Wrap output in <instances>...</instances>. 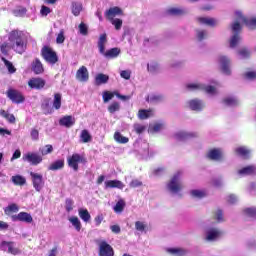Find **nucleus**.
<instances>
[{"instance_id": "1", "label": "nucleus", "mask_w": 256, "mask_h": 256, "mask_svg": "<svg viewBox=\"0 0 256 256\" xmlns=\"http://www.w3.org/2000/svg\"><path fill=\"white\" fill-rule=\"evenodd\" d=\"M236 20L233 22L231 29L233 31V35L229 40V47L231 49H235L237 45L241 43V35H239V31L243 28V25H246L249 29H255L256 27V18H247L243 16V12L237 10L235 12Z\"/></svg>"}, {"instance_id": "2", "label": "nucleus", "mask_w": 256, "mask_h": 256, "mask_svg": "<svg viewBox=\"0 0 256 256\" xmlns=\"http://www.w3.org/2000/svg\"><path fill=\"white\" fill-rule=\"evenodd\" d=\"M9 43H4L0 46V51L3 55H7L11 49L16 53L25 52V33L21 30H12L8 35Z\"/></svg>"}, {"instance_id": "3", "label": "nucleus", "mask_w": 256, "mask_h": 256, "mask_svg": "<svg viewBox=\"0 0 256 256\" xmlns=\"http://www.w3.org/2000/svg\"><path fill=\"white\" fill-rule=\"evenodd\" d=\"M213 85L205 86V84L201 82H193V83H188L186 85L188 91H205L208 95H217V86L219 83L217 82H212Z\"/></svg>"}, {"instance_id": "4", "label": "nucleus", "mask_w": 256, "mask_h": 256, "mask_svg": "<svg viewBox=\"0 0 256 256\" xmlns=\"http://www.w3.org/2000/svg\"><path fill=\"white\" fill-rule=\"evenodd\" d=\"M181 177H183V172L182 171L176 172L166 185L167 191H169L170 193H173V195H177V193H179L183 189V184L181 183Z\"/></svg>"}, {"instance_id": "5", "label": "nucleus", "mask_w": 256, "mask_h": 256, "mask_svg": "<svg viewBox=\"0 0 256 256\" xmlns=\"http://www.w3.org/2000/svg\"><path fill=\"white\" fill-rule=\"evenodd\" d=\"M68 166L73 169L74 171H79V163L85 165L87 163V158L81 154H73L72 156L68 157Z\"/></svg>"}, {"instance_id": "6", "label": "nucleus", "mask_w": 256, "mask_h": 256, "mask_svg": "<svg viewBox=\"0 0 256 256\" xmlns=\"http://www.w3.org/2000/svg\"><path fill=\"white\" fill-rule=\"evenodd\" d=\"M41 54L43 59H45L47 63H50V65H55V63L59 61V59L57 58V53H55V51H53V49H51L50 47H43L41 50Z\"/></svg>"}, {"instance_id": "7", "label": "nucleus", "mask_w": 256, "mask_h": 256, "mask_svg": "<svg viewBox=\"0 0 256 256\" xmlns=\"http://www.w3.org/2000/svg\"><path fill=\"white\" fill-rule=\"evenodd\" d=\"M23 161L30 163V165L37 166L40 163H43V156L39 155L37 152H28L23 155Z\"/></svg>"}, {"instance_id": "8", "label": "nucleus", "mask_w": 256, "mask_h": 256, "mask_svg": "<svg viewBox=\"0 0 256 256\" xmlns=\"http://www.w3.org/2000/svg\"><path fill=\"white\" fill-rule=\"evenodd\" d=\"M222 232L216 227L208 226L205 230L206 241H217L221 237Z\"/></svg>"}, {"instance_id": "9", "label": "nucleus", "mask_w": 256, "mask_h": 256, "mask_svg": "<svg viewBox=\"0 0 256 256\" xmlns=\"http://www.w3.org/2000/svg\"><path fill=\"white\" fill-rule=\"evenodd\" d=\"M99 256H115V251L113 247L107 243V241H100L98 244Z\"/></svg>"}, {"instance_id": "10", "label": "nucleus", "mask_w": 256, "mask_h": 256, "mask_svg": "<svg viewBox=\"0 0 256 256\" xmlns=\"http://www.w3.org/2000/svg\"><path fill=\"white\" fill-rule=\"evenodd\" d=\"M30 176H31L35 191H38V192L41 191V189L45 187V181L43 180V175L35 172H30Z\"/></svg>"}, {"instance_id": "11", "label": "nucleus", "mask_w": 256, "mask_h": 256, "mask_svg": "<svg viewBox=\"0 0 256 256\" xmlns=\"http://www.w3.org/2000/svg\"><path fill=\"white\" fill-rule=\"evenodd\" d=\"M218 61L223 73L231 75V60L227 56H220Z\"/></svg>"}, {"instance_id": "12", "label": "nucleus", "mask_w": 256, "mask_h": 256, "mask_svg": "<svg viewBox=\"0 0 256 256\" xmlns=\"http://www.w3.org/2000/svg\"><path fill=\"white\" fill-rule=\"evenodd\" d=\"M1 251H7L8 253H11V255H19V249L15 247V243L13 242H7L3 241L0 244Z\"/></svg>"}, {"instance_id": "13", "label": "nucleus", "mask_w": 256, "mask_h": 256, "mask_svg": "<svg viewBox=\"0 0 256 256\" xmlns=\"http://www.w3.org/2000/svg\"><path fill=\"white\" fill-rule=\"evenodd\" d=\"M7 97L12 100V103H23L25 101V97H23V94L13 89L8 90Z\"/></svg>"}, {"instance_id": "14", "label": "nucleus", "mask_w": 256, "mask_h": 256, "mask_svg": "<svg viewBox=\"0 0 256 256\" xmlns=\"http://www.w3.org/2000/svg\"><path fill=\"white\" fill-rule=\"evenodd\" d=\"M76 79H77V81H80L81 83H86V81H89V70H87V67L81 66L77 70Z\"/></svg>"}, {"instance_id": "15", "label": "nucleus", "mask_w": 256, "mask_h": 256, "mask_svg": "<svg viewBox=\"0 0 256 256\" xmlns=\"http://www.w3.org/2000/svg\"><path fill=\"white\" fill-rule=\"evenodd\" d=\"M12 221H22L23 223H33V216L27 212H20L12 216Z\"/></svg>"}, {"instance_id": "16", "label": "nucleus", "mask_w": 256, "mask_h": 256, "mask_svg": "<svg viewBox=\"0 0 256 256\" xmlns=\"http://www.w3.org/2000/svg\"><path fill=\"white\" fill-rule=\"evenodd\" d=\"M188 107L192 111H203L205 109V102L199 99H192L188 101Z\"/></svg>"}, {"instance_id": "17", "label": "nucleus", "mask_w": 256, "mask_h": 256, "mask_svg": "<svg viewBox=\"0 0 256 256\" xmlns=\"http://www.w3.org/2000/svg\"><path fill=\"white\" fill-rule=\"evenodd\" d=\"M224 155L225 154L223 153V150L219 148H214L208 152L207 157L212 161H222Z\"/></svg>"}, {"instance_id": "18", "label": "nucleus", "mask_w": 256, "mask_h": 256, "mask_svg": "<svg viewBox=\"0 0 256 256\" xmlns=\"http://www.w3.org/2000/svg\"><path fill=\"white\" fill-rule=\"evenodd\" d=\"M117 15H123V10H121V8L117 6L111 7L105 12V17L106 19H108V21L111 19H115Z\"/></svg>"}, {"instance_id": "19", "label": "nucleus", "mask_w": 256, "mask_h": 256, "mask_svg": "<svg viewBox=\"0 0 256 256\" xmlns=\"http://www.w3.org/2000/svg\"><path fill=\"white\" fill-rule=\"evenodd\" d=\"M30 89H43L45 87V81L43 78H32L28 81Z\"/></svg>"}, {"instance_id": "20", "label": "nucleus", "mask_w": 256, "mask_h": 256, "mask_svg": "<svg viewBox=\"0 0 256 256\" xmlns=\"http://www.w3.org/2000/svg\"><path fill=\"white\" fill-rule=\"evenodd\" d=\"M198 23H200V25H207L208 27H215L219 24V21L215 18L200 17L198 18Z\"/></svg>"}, {"instance_id": "21", "label": "nucleus", "mask_w": 256, "mask_h": 256, "mask_svg": "<svg viewBox=\"0 0 256 256\" xmlns=\"http://www.w3.org/2000/svg\"><path fill=\"white\" fill-rule=\"evenodd\" d=\"M106 189H124L125 184L119 180H108L105 182Z\"/></svg>"}, {"instance_id": "22", "label": "nucleus", "mask_w": 256, "mask_h": 256, "mask_svg": "<svg viewBox=\"0 0 256 256\" xmlns=\"http://www.w3.org/2000/svg\"><path fill=\"white\" fill-rule=\"evenodd\" d=\"M256 173V167L251 165V166H246L240 170H238V175L240 177H247V175H255Z\"/></svg>"}, {"instance_id": "23", "label": "nucleus", "mask_w": 256, "mask_h": 256, "mask_svg": "<svg viewBox=\"0 0 256 256\" xmlns=\"http://www.w3.org/2000/svg\"><path fill=\"white\" fill-rule=\"evenodd\" d=\"M59 123L62 127H73L75 125V117L73 116H64L59 120Z\"/></svg>"}, {"instance_id": "24", "label": "nucleus", "mask_w": 256, "mask_h": 256, "mask_svg": "<svg viewBox=\"0 0 256 256\" xmlns=\"http://www.w3.org/2000/svg\"><path fill=\"white\" fill-rule=\"evenodd\" d=\"M119 53H121V50H119V48H112L108 51H105L104 49V53H100V54L104 55L106 59H115V57L119 56Z\"/></svg>"}, {"instance_id": "25", "label": "nucleus", "mask_w": 256, "mask_h": 256, "mask_svg": "<svg viewBox=\"0 0 256 256\" xmlns=\"http://www.w3.org/2000/svg\"><path fill=\"white\" fill-rule=\"evenodd\" d=\"M64 167H65V160L60 159L50 164L48 167V171H59V169H63Z\"/></svg>"}, {"instance_id": "26", "label": "nucleus", "mask_w": 256, "mask_h": 256, "mask_svg": "<svg viewBox=\"0 0 256 256\" xmlns=\"http://www.w3.org/2000/svg\"><path fill=\"white\" fill-rule=\"evenodd\" d=\"M223 103L227 107H237V105H239V99L235 96H228L223 99Z\"/></svg>"}, {"instance_id": "27", "label": "nucleus", "mask_w": 256, "mask_h": 256, "mask_svg": "<svg viewBox=\"0 0 256 256\" xmlns=\"http://www.w3.org/2000/svg\"><path fill=\"white\" fill-rule=\"evenodd\" d=\"M32 71L36 75H41V73H43V64L41 63L40 59H35V61L32 63Z\"/></svg>"}, {"instance_id": "28", "label": "nucleus", "mask_w": 256, "mask_h": 256, "mask_svg": "<svg viewBox=\"0 0 256 256\" xmlns=\"http://www.w3.org/2000/svg\"><path fill=\"white\" fill-rule=\"evenodd\" d=\"M71 9L72 14L75 17H79V15H81V12L83 11V4L81 2H72Z\"/></svg>"}, {"instance_id": "29", "label": "nucleus", "mask_w": 256, "mask_h": 256, "mask_svg": "<svg viewBox=\"0 0 256 256\" xmlns=\"http://www.w3.org/2000/svg\"><path fill=\"white\" fill-rule=\"evenodd\" d=\"M78 215H79L80 219H82V221H84V223H89V221H91V214H89V210H87L85 208H80L78 210Z\"/></svg>"}, {"instance_id": "30", "label": "nucleus", "mask_w": 256, "mask_h": 256, "mask_svg": "<svg viewBox=\"0 0 256 256\" xmlns=\"http://www.w3.org/2000/svg\"><path fill=\"white\" fill-rule=\"evenodd\" d=\"M190 195L195 199H203V197H207V191L205 189H194L190 191Z\"/></svg>"}, {"instance_id": "31", "label": "nucleus", "mask_w": 256, "mask_h": 256, "mask_svg": "<svg viewBox=\"0 0 256 256\" xmlns=\"http://www.w3.org/2000/svg\"><path fill=\"white\" fill-rule=\"evenodd\" d=\"M164 128H165V123L158 122V123H155L154 125L149 126L148 133H159V131H163Z\"/></svg>"}, {"instance_id": "32", "label": "nucleus", "mask_w": 256, "mask_h": 256, "mask_svg": "<svg viewBox=\"0 0 256 256\" xmlns=\"http://www.w3.org/2000/svg\"><path fill=\"white\" fill-rule=\"evenodd\" d=\"M236 153L240 157H243V159H247V157H249V155H251V150H249L245 146H240V147L236 148Z\"/></svg>"}, {"instance_id": "33", "label": "nucleus", "mask_w": 256, "mask_h": 256, "mask_svg": "<svg viewBox=\"0 0 256 256\" xmlns=\"http://www.w3.org/2000/svg\"><path fill=\"white\" fill-rule=\"evenodd\" d=\"M166 251L173 256H185L187 253L183 248H167Z\"/></svg>"}, {"instance_id": "34", "label": "nucleus", "mask_w": 256, "mask_h": 256, "mask_svg": "<svg viewBox=\"0 0 256 256\" xmlns=\"http://www.w3.org/2000/svg\"><path fill=\"white\" fill-rule=\"evenodd\" d=\"M106 43H107V34H101L98 40L99 53H105Z\"/></svg>"}, {"instance_id": "35", "label": "nucleus", "mask_w": 256, "mask_h": 256, "mask_svg": "<svg viewBox=\"0 0 256 256\" xmlns=\"http://www.w3.org/2000/svg\"><path fill=\"white\" fill-rule=\"evenodd\" d=\"M193 133L180 131L175 134V139L178 141H185V139H191V137H194Z\"/></svg>"}, {"instance_id": "36", "label": "nucleus", "mask_w": 256, "mask_h": 256, "mask_svg": "<svg viewBox=\"0 0 256 256\" xmlns=\"http://www.w3.org/2000/svg\"><path fill=\"white\" fill-rule=\"evenodd\" d=\"M153 115L154 113H153V110L151 109L149 110L142 109L138 111V117L141 120L149 119V117H153Z\"/></svg>"}, {"instance_id": "37", "label": "nucleus", "mask_w": 256, "mask_h": 256, "mask_svg": "<svg viewBox=\"0 0 256 256\" xmlns=\"http://www.w3.org/2000/svg\"><path fill=\"white\" fill-rule=\"evenodd\" d=\"M11 181L14 185L23 186L27 183V179L21 175L12 176Z\"/></svg>"}, {"instance_id": "38", "label": "nucleus", "mask_w": 256, "mask_h": 256, "mask_svg": "<svg viewBox=\"0 0 256 256\" xmlns=\"http://www.w3.org/2000/svg\"><path fill=\"white\" fill-rule=\"evenodd\" d=\"M109 81V77L103 73L97 74L95 77L96 85H105Z\"/></svg>"}, {"instance_id": "39", "label": "nucleus", "mask_w": 256, "mask_h": 256, "mask_svg": "<svg viewBox=\"0 0 256 256\" xmlns=\"http://www.w3.org/2000/svg\"><path fill=\"white\" fill-rule=\"evenodd\" d=\"M19 212V206L15 203H12L8 205L6 208H4L5 215H11L12 213H18Z\"/></svg>"}, {"instance_id": "40", "label": "nucleus", "mask_w": 256, "mask_h": 256, "mask_svg": "<svg viewBox=\"0 0 256 256\" xmlns=\"http://www.w3.org/2000/svg\"><path fill=\"white\" fill-rule=\"evenodd\" d=\"M114 140L116 141V143H120L122 145L129 143V138L123 136L120 132L114 133Z\"/></svg>"}, {"instance_id": "41", "label": "nucleus", "mask_w": 256, "mask_h": 256, "mask_svg": "<svg viewBox=\"0 0 256 256\" xmlns=\"http://www.w3.org/2000/svg\"><path fill=\"white\" fill-rule=\"evenodd\" d=\"M61 99H62L61 93L54 94L53 107L54 109H56V111H59V109H61Z\"/></svg>"}, {"instance_id": "42", "label": "nucleus", "mask_w": 256, "mask_h": 256, "mask_svg": "<svg viewBox=\"0 0 256 256\" xmlns=\"http://www.w3.org/2000/svg\"><path fill=\"white\" fill-rule=\"evenodd\" d=\"M135 229L136 231H139V233H147V223L143 221H136Z\"/></svg>"}, {"instance_id": "43", "label": "nucleus", "mask_w": 256, "mask_h": 256, "mask_svg": "<svg viewBox=\"0 0 256 256\" xmlns=\"http://www.w3.org/2000/svg\"><path fill=\"white\" fill-rule=\"evenodd\" d=\"M91 134L89 133V130H82L80 134V141L82 143H89L91 142Z\"/></svg>"}, {"instance_id": "44", "label": "nucleus", "mask_w": 256, "mask_h": 256, "mask_svg": "<svg viewBox=\"0 0 256 256\" xmlns=\"http://www.w3.org/2000/svg\"><path fill=\"white\" fill-rule=\"evenodd\" d=\"M148 103H159L160 101H163V96L160 94H150L147 97Z\"/></svg>"}, {"instance_id": "45", "label": "nucleus", "mask_w": 256, "mask_h": 256, "mask_svg": "<svg viewBox=\"0 0 256 256\" xmlns=\"http://www.w3.org/2000/svg\"><path fill=\"white\" fill-rule=\"evenodd\" d=\"M113 209L115 213H123V209H125V200L120 199Z\"/></svg>"}, {"instance_id": "46", "label": "nucleus", "mask_w": 256, "mask_h": 256, "mask_svg": "<svg viewBox=\"0 0 256 256\" xmlns=\"http://www.w3.org/2000/svg\"><path fill=\"white\" fill-rule=\"evenodd\" d=\"M70 223L75 227L76 231H81V221L77 216H72L69 218Z\"/></svg>"}, {"instance_id": "47", "label": "nucleus", "mask_w": 256, "mask_h": 256, "mask_svg": "<svg viewBox=\"0 0 256 256\" xmlns=\"http://www.w3.org/2000/svg\"><path fill=\"white\" fill-rule=\"evenodd\" d=\"M115 93H116V91H114V92L104 91L102 93L103 102L109 103V101H111V99H113V97H115Z\"/></svg>"}, {"instance_id": "48", "label": "nucleus", "mask_w": 256, "mask_h": 256, "mask_svg": "<svg viewBox=\"0 0 256 256\" xmlns=\"http://www.w3.org/2000/svg\"><path fill=\"white\" fill-rule=\"evenodd\" d=\"M39 152L43 156L49 155L50 153H53V146L48 144V145H45L43 147H40Z\"/></svg>"}, {"instance_id": "49", "label": "nucleus", "mask_w": 256, "mask_h": 256, "mask_svg": "<svg viewBox=\"0 0 256 256\" xmlns=\"http://www.w3.org/2000/svg\"><path fill=\"white\" fill-rule=\"evenodd\" d=\"M121 109V104H119V102H112L109 106H108V111L109 113L113 114V113H117V111H120Z\"/></svg>"}, {"instance_id": "50", "label": "nucleus", "mask_w": 256, "mask_h": 256, "mask_svg": "<svg viewBox=\"0 0 256 256\" xmlns=\"http://www.w3.org/2000/svg\"><path fill=\"white\" fill-rule=\"evenodd\" d=\"M110 23H112L116 29V31H119L121 29V27H123V20L119 19V18H112L110 20Z\"/></svg>"}, {"instance_id": "51", "label": "nucleus", "mask_w": 256, "mask_h": 256, "mask_svg": "<svg viewBox=\"0 0 256 256\" xmlns=\"http://www.w3.org/2000/svg\"><path fill=\"white\" fill-rule=\"evenodd\" d=\"M57 45H63L65 43V30L61 29L56 37Z\"/></svg>"}, {"instance_id": "52", "label": "nucleus", "mask_w": 256, "mask_h": 256, "mask_svg": "<svg viewBox=\"0 0 256 256\" xmlns=\"http://www.w3.org/2000/svg\"><path fill=\"white\" fill-rule=\"evenodd\" d=\"M2 61L5 67L8 69L9 73H15V71H17V69H15V66H13V63H11L9 60L2 57Z\"/></svg>"}, {"instance_id": "53", "label": "nucleus", "mask_w": 256, "mask_h": 256, "mask_svg": "<svg viewBox=\"0 0 256 256\" xmlns=\"http://www.w3.org/2000/svg\"><path fill=\"white\" fill-rule=\"evenodd\" d=\"M169 15H183L185 14V9L183 8H170L168 9Z\"/></svg>"}, {"instance_id": "54", "label": "nucleus", "mask_w": 256, "mask_h": 256, "mask_svg": "<svg viewBox=\"0 0 256 256\" xmlns=\"http://www.w3.org/2000/svg\"><path fill=\"white\" fill-rule=\"evenodd\" d=\"M238 55L240 56V59H247V57L250 55V52L247 48H242L238 51Z\"/></svg>"}, {"instance_id": "55", "label": "nucleus", "mask_w": 256, "mask_h": 256, "mask_svg": "<svg viewBox=\"0 0 256 256\" xmlns=\"http://www.w3.org/2000/svg\"><path fill=\"white\" fill-rule=\"evenodd\" d=\"M30 136L32 141H38L39 140V130L33 128L30 132Z\"/></svg>"}, {"instance_id": "56", "label": "nucleus", "mask_w": 256, "mask_h": 256, "mask_svg": "<svg viewBox=\"0 0 256 256\" xmlns=\"http://www.w3.org/2000/svg\"><path fill=\"white\" fill-rule=\"evenodd\" d=\"M245 78L248 79V81H255L256 79V71H249L245 73Z\"/></svg>"}, {"instance_id": "57", "label": "nucleus", "mask_w": 256, "mask_h": 256, "mask_svg": "<svg viewBox=\"0 0 256 256\" xmlns=\"http://www.w3.org/2000/svg\"><path fill=\"white\" fill-rule=\"evenodd\" d=\"M49 13H51V8L43 5L40 10V15H42V17H47V15H49Z\"/></svg>"}, {"instance_id": "58", "label": "nucleus", "mask_w": 256, "mask_h": 256, "mask_svg": "<svg viewBox=\"0 0 256 256\" xmlns=\"http://www.w3.org/2000/svg\"><path fill=\"white\" fill-rule=\"evenodd\" d=\"M197 39H198V41H203V39H207V31L199 30L197 32Z\"/></svg>"}, {"instance_id": "59", "label": "nucleus", "mask_w": 256, "mask_h": 256, "mask_svg": "<svg viewBox=\"0 0 256 256\" xmlns=\"http://www.w3.org/2000/svg\"><path fill=\"white\" fill-rule=\"evenodd\" d=\"M13 13L16 17H23V15H25V13H27V9L19 8V9L14 10Z\"/></svg>"}, {"instance_id": "60", "label": "nucleus", "mask_w": 256, "mask_h": 256, "mask_svg": "<svg viewBox=\"0 0 256 256\" xmlns=\"http://www.w3.org/2000/svg\"><path fill=\"white\" fill-rule=\"evenodd\" d=\"M120 76L122 77V79L129 80L131 79V72L129 70H122L120 72Z\"/></svg>"}, {"instance_id": "61", "label": "nucleus", "mask_w": 256, "mask_h": 256, "mask_svg": "<svg viewBox=\"0 0 256 256\" xmlns=\"http://www.w3.org/2000/svg\"><path fill=\"white\" fill-rule=\"evenodd\" d=\"M246 215L249 217H256V208H247L245 210Z\"/></svg>"}, {"instance_id": "62", "label": "nucleus", "mask_w": 256, "mask_h": 256, "mask_svg": "<svg viewBox=\"0 0 256 256\" xmlns=\"http://www.w3.org/2000/svg\"><path fill=\"white\" fill-rule=\"evenodd\" d=\"M134 131H136L138 134L143 133V131H145V127L141 124H135Z\"/></svg>"}, {"instance_id": "63", "label": "nucleus", "mask_w": 256, "mask_h": 256, "mask_svg": "<svg viewBox=\"0 0 256 256\" xmlns=\"http://www.w3.org/2000/svg\"><path fill=\"white\" fill-rule=\"evenodd\" d=\"M79 32L81 35H87V25H85V23L79 25Z\"/></svg>"}, {"instance_id": "64", "label": "nucleus", "mask_w": 256, "mask_h": 256, "mask_svg": "<svg viewBox=\"0 0 256 256\" xmlns=\"http://www.w3.org/2000/svg\"><path fill=\"white\" fill-rule=\"evenodd\" d=\"M157 69H158L157 64H155V63L148 64V71L150 73H155V71H157Z\"/></svg>"}]
</instances>
